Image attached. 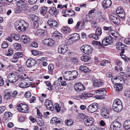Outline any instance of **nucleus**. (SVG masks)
<instances>
[{"mask_svg":"<svg viewBox=\"0 0 130 130\" xmlns=\"http://www.w3.org/2000/svg\"><path fill=\"white\" fill-rule=\"evenodd\" d=\"M124 94L125 96L130 98V88L125 90Z\"/></svg>","mask_w":130,"mask_h":130,"instance_id":"obj_52","label":"nucleus"},{"mask_svg":"<svg viewBox=\"0 0 130 130\" xmlns=\"http://www.w3.org/2000/svg\"><path fill=\"white\" fill-rule=\"evenodd\" d=\"M5 117L6 121H8V119L7 118L11 117L12 116V113L10 112H6L5 113Z\"/></svg>","mask_w":130,"mask_h":130,"instance_id":"obj_44","label":"nucleus"},{"mask_svg":"<svg viewBox=\"0 0 130 130\" xmlns=\"http://www.w3.org/2000/svg\"><path fill=\"white\" fill-rule=\"evenodd\" d=\"M44 104L46 106L47 108L51 110L53 108V103L49 99H46L44 103Z\"/></svg>","mask_w":130,"mask_h":130,"instance_id":"obj_26","label":"nucleus"},{"mask_svg":"<svg viewBox=\"0 0 130 130\" xmlns=\"http://www.w3.org/2000/svg\"><path fill=\"white\" fill-rule=\"evenodd\" d=\"M76 117L79 120L82 121L83 120L84 121V119L86 117L84 113H80L77 114Z\"/></svg>","mask_w":130,"mask_h":130,"instance_id":"obj_35","label":"nucleus"},{"mask_svg":"<svg viewBox=\"0 0 130 130\" xmlns=\"http://www.w3.org/2000/svg\"><path fill=\"white\" fill-rule=\"evenodd\" d=\"M13 53V50L11 48L9 49L8 52L6 53V55L8 56H10L12 55Z\"/></svg>","mask_w":130,"mask_h":130,"instance_id":"obj_56","label":"nucleus"},{"mask_svg":"<svg viewBox=\"0 0 130 130\" xmlns=\"http://www.w3.org/2000/svg\"><path fill=\"white\" fill-rule=\"evenodd\" d=\"M121 126V123L116 121H115L111 123L110 128L111 130H119Z\"/></svg>","mask_w":130,"mask_h":130,"instance_id":"obj_9","label":"nucleus"},{"mask_svg":"<svg viewBox=\"0 0 130 130\" xmlns=\"http://www.w3.org/2000/svg\"><path fill=\"white\" fill-rule=\"evenodd\" d=\"M74 88L75 91L78 92H80L85 90V87L83 84L81 83H77L74 85Z\"/></svg>","mask_w":130,"mask_h":130,"instance_id":"obj_10","label":"nucleus"},{"mask_svg":"<svg viewBox=\"0 0 130 130\" xmlns=\"http://www.w3.org/2000/svg\"><path fill=\"white\" fill-rule=\"evenodd\" d=\"M102 3L103 8L107 9L111 5L112 2L111 0H104L102 1Z\"/></svg>","mask_w":130,"mask_h":130,"instance_id":"obj_23","label":"nucleus"},{"mask_svg":"<svg viewBox=\"0 0 130 130\" xmlns=\"http://www.w3.org/2000/svg\"><path fill=\"white\" fill-rule=\"evenodd\" d=\"M22 79L21 82L19 83V86L22 88H26L28 87V85H27L26 79L24 78L23 77H22Z\"/></svg>","mask_w":130,"mask_h":130,"instance_id":"obj_28","label":"nucleus"},{"mask_svg":"<svg viewBox=\"0 0 130 130\" xmlns=\"http://www.w3.org/2000/svg\"><path fill=\"white\" fill-rule=\"evenodd\" d=\"M47 23L52 29H55L58 26V22L53 19L49 20L47 21Z\"/></svg>","mask_w":130,"mask_h":130,"instance_id":"obj_17","label":"nucleus"},{"mask_svg":"<svg viewBox=\"0 0 130 130\" xmlns=\"http://www.w3.org/2000/svg\"><path fill=\"white\" fill-rule=\"evenodd\" d=\"M36 121L38 125L40 126H42L44 125V122L42 120H40L39 119H37Z\"/></svg>","mask_w":130,"mask_h":130,"instance_id":"obj_51","label":"nucleus"},{"mask_svg":"<svg viewBox=\"0 0 130 130\" xmlns=\"http://www.w3.org/2000/svg\"><path fill=\"white\" fill-rule=\"evenodd\" d=\"M8 80L5 81L7 85L8 86L9 85V82L13 83L16 82L20 79V76L19 74L15 72H11L7 76Z\"/></svg>","mask_w":130,"mask_h":130,"instance_id":"obj_1","label":"nucleus"},{"mask_svg":"<svg viewBox=\"0 0 130 130\" xmlns=\"http://www.w3.org/2000/svg\"><path fill=\"white\" fill-rule=\"evenodd\" d=\"M108 33L109 36L110 37L112 38V39H113L115 40H118L120 38V34L118 33L115 31L112 30L111 31H109Z\"/></svg>","mask_w":130,"mask_h":130,"instance_id":"obj_15","label":"nucleus"},{"mask_svg":"<svg viewBox=\"0 0 130 130\" xmlns=\"http://www.w3.org/2000/svg\"><path fill=\"white\" fill-rule=\"evenodd\" d=\"M80 50L85 54L90 55L92 53L93 49L91 46L88 45H84L81 46Z\"/></svg>","mask_w":130,"mask_h":130,"instance_id":"obj_5","label":"nucleus"},{"mask_svg":"<svg viewBox=\"0 0 130 130\" xmlns=\"http://www.w3.org/2000/svg\"><path fill=\"white\" fill-rule=\"evenodd\" d=\"M102 45L104 46H107L109 45V43L107 41V39L106 40L105 38L102 41Z\"/></svg>","mask_w":130,"mask_h":130,"instance_id":"obj_60","label":"nucleus"},{"mask_svg":"<svg viewBox=\"0 0 130 130\" xmlns=\"http://www.w3.org/2000/svg\"><path fill=\"white\" fill-rule=\"evenodd\" d=\"M36 63L37 61L35 59L32 58H29L26 61V65L27 67L31 68Z\"/></svg>","mask_w":130,"mask_h":130,"instance_id":"obj_20","label":"nucleus"},{"mask_svg":"<svg viewBox=\"0 0 130 130\" xmlns=\"http://www.w3.org/2000/svg\"><path fill=\"white\" fill-rule=\"evenodd\" d=\"M32 39L25 35L22 36L21 38V40L24 44H28L31 42Z\"/></svg>","mask_w":130,"mask_h":130,"instance_id":"obj_21","label":"nucleus"},{"mask_svg":"<svg viewBox=\"0 0 130 130\" xmlns=\"http://www.w3.org/2000/svg\"><path fill=\"white\" fill-rule=\"evenodd\" d=\"M124 127L126 129H130V120H127L125 121L123 124Z\"/></svg>","mask_w":130,"mask_h":130,"instance_id":"obj_33","label":"nucleus"},{"mask_svg":"<svg viewBox=\"0 0 130 130\" xmlns=\"http://www.w3.org/2000/svg\"><path fill=\"white\" fill-rule=\"evenodd\" d=\"M11 36L13 39L16 40H19L20 38V36L19 34H15L14 33L11 34Z\"/></svg>","mask_w":130,"mask_h":130,"instance_id":"obj_47","label":"nucleus"},{"mask_svg":"<svg viewBox=\"0 0 130 130\" xmlns=\"http://www.w3.org/2000/svg\"><path fill=\"white\" fill-rule=\"evenodd\" d=\"M110 19L114 24L118 25L120 22V20L118 15L114 13H112L109 15Z\"/></svg>","mask_w":130,"mask_h":130,"instance_id":"obj_7","label":"nucleus"},{"mask_svg":"<svg viewBox=\"0 0 130 130\" xmlns=\"http://www.w3.org/2000/svg\"><path fill=\"white\" fill-rule=\"evenodd\" d=\"M62 35L57 31H55L53 33V36L58 39H60L62 37Z\"/></svg>","mask_w":130,"mask_h":130,"instance_id":"obj_38","label":"nucleus"},{"mask_svg":"<svg viewBox=\"0 0 130 130\" xmlns=\"http://www.w3.org/2000/svg\"><path fill=\"white\" fill-rule=\"evenodd\" d=\"M103 29L104 30L108 32L111 31L112 29V27L111 26H104Z\"/></svg>","mask_w":130,"mask_h":130,"instance_id":"obj_48","label":"nucleus"},{"mask_svg":"<svg viewBox=\"0 0 130 130\" xmlns=\"http://www.w3.org/2000/svg\"><path fill=\"white\" fill-rule=\"evenodd\" d=\"M45 83L46 84V86L49 88H48V89L50 90L51 91L53 90V86L51 84L49 81H46L45 82Z\"/></svg>","mask_w":130,"mask_h":130,"instance_id":"obj_46","label":"nucleus"},{"mask_svg":"<svg viewBox=\"0 0 130 130\" xmlns=\"http://www.w3.org/2000/svg\"><path fill=\"white\" fill-rule=\"evenodd\" d=\"M61 31L64 34H68L71 31V29L70 27L68 26H63L62 28Z\"/></svg>","mask_w":130,"mask_h":130,"instance_id":"obj_30","label":"nucleus"},{"mask_svg":"<svg viewBox=\"0 0 130 130\" xmlns=\"http://www.w3.org/2000/svg\"><path fill=\"white\" fill-rule=\"evenodd\" d=\"M35 32V35L36 36H39L42 38L46 37L47 36V31L41 29H37Z\"/></svg>","mask_w":130,"mask_h":130,"instance_id":"obj_13","label":"nucleus"},{"mask_svg":"<svg viewBox=\"0 0 130 130\" xmlns=\"http://www.w3.org/2000/svg\"><path fill=\"white\" fill-rule=\"evenodd\" d=\"M25 0H20L18 1L17 3V5L18 7L23 8L26 5L25 2Z\"/></svg>","mask_w":130,"mask_h":130,"instance_id":"obj_31","label":"nucleus"},{"mask_svg":"<svg viewBox=\"0 0 130 130\" xmlns=\"http://www.w3.org/2000/svg\"><path fill=\"white\" fill-rule=\"evenodd\" d=\"M101 114L103 117L107 119L109 118L110 111L106 108H103L101 110Z\"/></svg>","mask_w":130,"mask_h":130,"instance_id":"obj_18","label":"nucleus"},{"mask_svg":"<svg viewBox=\"0 0 130 130\" xmlns=\"http://www.w3.org/2000/svg\"><path fill=\"white\" fill-rule=\"evenodd\" d=\"M13 47L15 50H18L21 49V45L18 43H14L13 45Z\"/></svg>","mask_w":130,"mask_h":130,"instance_id":"obj_40","label":"nucleus"},{"mask_svg":"<svg viewBox=\"0 0 130 130\" xmlns=\"http://www.w3.org/2000/svg\"><path fill=\"white\" fill-rule=\"evenodd\" d=\"M93 85L96 87H99L103 86L104 82L101 79L95 80H94Z\"/></svg>","mask_w":130,"mask_h":130,"instance_id":"obj_24","label":"nucleus"},{"mask_svg":"<svg viewBox=\"0 0 130 130\" xmlns=\"http://www.w3.org/2000/svg\"><path fill=\"white\" fill-rule=\"evenodd\" d=\"M114 87L116 88V91L118 92L122 91L123 89V86L119 83H116Z\"/></svg>","mask_w":130,"mask_h":130,"instance_id":"obj_34","label":"nucleus"},{"mask_svg":"<svg viewBox=\"0 0 130 130\" xmlns=\"http://www.w3.org/2000/svg\"><path fill=\"white\" fill-rule=\"evenodd\" d=\"M23 9L22 8L17 7L14 9L15 13H21Z\"/></svg>","mask_w":130,"mask_h":130,"instance_id":"obj_55","label":"nucleus"},{"mask_svg":"<svg viewBox=\"0 0 130 130\" xmlns=\"http://www.w3.org/2000/svg\"><path fill=\"white\" fill-rule=\"evenodd\" d=\"M54 68V65L52 64H50L48 66V72L50 74L53 73V71Z\"/></svg>","mask_w":130,"mask_h":130,"instance_id":"obj_41","label":"nucleus"},{"mask_svg":"<svg viewBox=\"0 0 130 130\" xmlns=\"http://www.w3.org/2000/svg\"><path fill=\"white\" fill-rule=\"evenodd\" d=\"M105 38L106 40L107 39V41L109 43V44L113 43V40L112 39V38L110 37L109 36H107Z\"/></svg>","mask_w":130,"mask_h":130,"instance_id":"obj_54","label":"nucleus"},{"mask_svg":"<svg viewBox=\"0 0 130 130\" xmlns=\"http://www.w3.org/2000/svg\"><path fill=\"white\" fill-rule=\"evenodd\" d=\"M70 17H74L75 16V13L74 11L72 9H68V13L67 14Z\"/></svg>","mask_w":130,"mask_h":130,"instance_id":"obj_43","label":"nucleus"},{"mask_svg":"<svg viewBox=\"0 0 130 130\" xmlns=\"http://www.w3.org/2000/svg\"><path fill=\"white\" fill-rule=\"evenodd\" d=\"M79 70L82 72L86 73L89 72V69L86 66H81L79 68Z\"/></svg>","mask_w":130,"mask_h":130,"instance_id":"obj_36","label":"nucleus"},{"mask_svg":"<svg viewBox=\"0 0 130 130\" xmlns=\"http://www.w3.org/2000/svg\"><path fill=\"white\" fill-rule=\"evenodd\" d=\"M23 56L22 52H17L14 53L13 57L11 58L10 60L12 62L16 63L18 61L19 59L22 58Z\"/></svg>","mask_w":130,"mask_h":130,"instance_id":"obj_8","label":"nucleus"},{"mask_svg":"<svg viewBox=\"0 0 130 130\" xmlns=\"http://www.w3.org/2000/svg\"><path fill=\"white\" fill-rule=\"evenodd\" d=\"M92 43L93 44L95 45L99 46H102V44L100 41H93Z\"/></svg>","mask_w":130,"mask_h":130,"instance_id":"obj_62","label":"nucleus"},{"mask_svg":"<svg viewBox=\"0 0 130 130\" xmlns=\"http://www.w3.org/2000/svg\"><path fill=\"white\" fill-rule=\"evenodd\" d=\"M18 109L21 112L27 113L28 112V105L24 103H21L17 106Z\"/></svg>","mask_w":130,"mask_h":130,"instance_id":"obj_6","label":"nucleus"},{"mask_svg":"<svg viewBox=\"0 0 130 130\" xmlns=\"http://www.w3.org/2000/svg\"><path fill=\"white\" fill-rule=\"evenodd\" d=\"M88 37L90 38L94 39L96 40H97L99 39L98 36L96 34H90L89 35Z\"/></svg>","mask_w":130,"mask_h":130,"instance_id":"obj_50","label":"nucleus"},{"mask_svg":"<svg viewBox=\"0 0 130 130\" xmlns=\"http://www.w3.org/2000/svg\"><path fill=\"white\" fill-rule=\"evenodd\" d=\"M22 20H19L17 21L14 23L15 27L16 29L18 30H20L21 31L22 26Z\"/></svg>","mask_w":130,"mask_h":130,"instance_id":"obj_25","label":"nucleus"},{"mask_svg":"<svg viewBox=\"0 0 130 130\" xmlns=\"http://www.w3.org/2000/svg\"><path fill=\"white\" fill-rule=\"evenodd\" d=\"M120 55L121 56L122 58L124 60L128 62L129 61V58L126 56L124 55L123 54H120Z\"/></svg>","mask_w":130,"mask_h":130,"instance_id":"obj_53","label":"nucleus"},{"mask_svg":"<svg viewBox=\"0 0 130 130\" xmlns=\"http://www.w3.org/2000/svg\"><path fill=\"white\" fill-rule=\"evenodd\" d=\"M54 105L55 109L57 112H59L60 110V106H59L58 104L57 103L55 104Z\"/></svg>","mask_w":130,"mask_h":130,"instance_id":"obj_58","label":"nucleus"},{"mask_svg":"<svg viewBox=\"0 0 130 130\" xmlns=\"http://www.w3.org/2000/svg\"><path fill=\"white\" fill-rule=\"evenodd\" d=\"M58 11L57 9L55 7H53L51 8L50 9L49 12V13L52 15H56L58 13Z\"/></svg>","mask_w":130,"mask_h":130,"instance_id":"obj_29","label":"nucleus"},{"mask_svg":"<svg viewBox=\"0 0 130 130\" xmlns=\"http://www.w3.org/2000/svg\"><path fill=\"white\" fill-rule=\"evenodd\" d=\"M78 75V72L76 70L64 72L63 77L65 79L68 80H72L75 78Z\"/></svg>","mask_w":130,"mask_h":130,"instance_id":"obj_2","label":"nucleus"},{"mask_svg":"<svg viewBox=\"0 0 130 130\" xmlns=\"http://www.w3.org/2000/svg\"><path fill=\"white\" fill-rule=\"evenodd\" d=\"M90 55H87L82 56L81 57L80 59L83 61L87 62L90 59Z\"/></svg>","mask_w":130,"mask_h":130,"instance_id":"obj_39","label":"nucleus"},{"mask_svg":"<svg viewBox=\"0 0 130 130\" xmlns=\"http://www.w3.org/2000/svg\"><path fill=\"white\" fill-rule=\"evenodd\" d=\"M116 12L120 18H123L125 17V13L122 7H118L117 9Z\"/></svg>","mask_w":130,"mask_h":130,"instance_id":"obj_19","label":"nucleus"},{"mask_svg":"<svg viewBox=\"0 0 130 130\" xmlns=\"http://www.w3.org/2000/svg\"><path fill=\"white\" fill-rule=\"evenodd\" d=\"M31 52L32 54L34 56H37L40 54V52L36 50H31Z\"/></svg>","mask_w":130,"mask_h":130,"instance_id":"obj_59","label":"nucleus"},{"mask_svg":"<svg viewBox=\"0 0 130 130\" xmlns=\"http://www.w3.org/2000/svg\"><path fill=\"white\" fill-rule=\"evenodd\" d=\"M98 108V104L95 103H93L89 106L87 111L89 113H93Z\"/></svg>","mask_w":130,"mask_h":130,"instance_id":"obj_12","label":"nucleus"},{"mask_svg":"<svg viewBox=\"0 0 130 130\" xmlns=\"http://www.w3.org/2000/svg\"><path fill=\"white\" fill-rule=\"evenodd\" d=\"M8 46V44L5 41H4L1 45V47L3 48L7 47Z\"/></svg>","mask_w":130,"mask_h":130,"instance_id":"obj_61","label":"nucleus"},{"mask_svg":"<svg viewBox=\"0 0 130 130\" xmlns=\"http://www.w3.org/2000/svg\"><path fill=\"white\" fill-rule=\"evenodd\" d=\"M102 28L100 27H98L95 30V33L98 36H100L102 34Z\"/></svg>","mask_w":130,"mask_h":130,"instance_id":"obj_45","label":"nucleus"},{"mask_svg":"<svg viewBox=\"0 0 130 130\" xmlns=\"http://www.w3.org/2000/svg\"><path fill=\"white\" fill-rule=\"evenodd\" d=\"M30 17L31 19L34 22L38 21L39 20V17L34 14H30Z\"/></svg>","mask_w":130,"mask_h":130,"instance_id":"obj_37","label":"nucleus"},{"mask_svg":"<svg viewBox=\"0 0 130 130\" xmlns=\"http://www.w3.org/2000/svg\"><path fill=\"white\" fill-rule=\"evenodd\" d=\"M79 35L77 33H75L70 35L66 40V41L68 44H71L74 42L79 40Z\"/></svg>","mask_w":130,"mask_h":130,"instance_id":"obj_4","label":"nucleus"},{"mask_svg":"<svg viewBox=\"0 0 130 130\" xmlns=\"http://www.w3.org/2000/svg\"><path fill=\"white\" fill-rule=\"evenodd\" d=\"M47 8L45 7H42L40 10V14L43 15H44L47 12Z\"/></svg>","mask_w":130,"mask_h":130,"instance_id":"obj_49","label":"nucleus"},{"mask_svg":"<svg viewBox=\"0 0 130 130\" xmlns=\"http://www.w3.org/2000/svg\"><path fill=\"white\" fill-rule=\"evenodd\" d=\"M124 41L125 43L126 44L130 45V37L125 38Z\"/></svg>","mask_w":130,"mask_h":130,"instance_id":"obj_63","label":"nucleus"},{"mask_svg":"<svg viewBox=\"0 0 130 130\" xmlns=\"http://www.w3.org/2000/svg\"><path fill=\"white\" fill-rule=\"evenodd\" d=\"M94 119L91 117H87L84 119V122L85 125L87 126H92L94 123Z\"/></svg>","mask_w":130,"mask_h":130,"instance_id":"obj_16","label":"nucleus"},{"mask_svg":"<svg viewBox=\"0 0 130 130\" xmlns=\"http://www.w3.org/2000/svg\"><path fill=\"white\" fill-rule=\"evenodd\" d=\"M21 21H22L21 31H24L26 30L27 28L29 26V24L23 20H22Z\"/></svg>","mask_w":130,"mask_h":130,"instance_id":"obj_27","label":"nucleus"},{"mask_svg":"<svg viewBox=\"0 0 130 130\" xmlns=\"http://www.w3.org/2000/svg\"><path fill=\"white\" fill-rule=\"evenodd\" d=\"M73 120H67L65 121V123L68 126L71 125L73 123Z\"/></svg>","mask_w":130,"mask_h":130,"instance_id":"obj_57","label":"nucleus"},{"mask_svg":"<svg viewBox=\"0 0 130 130\" xmlns=\"http://www.w3.org/2000/svg\"><path fill=\"white\" fill-rule=\"evenodd\" d=\"M72 62L75 64H77L78 63V60L77 58H72Z\"/></svg>","mask_w":130,"mask_h":130,"instance_id":"obj_64","label":"nucleus"},{"mask_svg":"<svg viewBox=\"0 0 130 130\" xmlns=\"http://www.w3.org/2000/svg\"><path fill=\"white\" fill-rule=\"evenodd\" d=\"M106 88H103L99 89L96 91V93H98L101 95H105L106 93Z\"/></svg>","mask_w":130,"mask_h":130,"instance_id":"obj_32","label":"nucleus"},{"mask_svg":"<svg viewBox=\"0 0 130 130\" xmlns=\"http://www.w3.org/2000/svg\"><path fill=\"white\" fill-rule=\"evenodd\" d=\"M68 49V46L64 44H62L60 45L58 49V51L59 53L64 54Z\"/></svg>","mask_w":130,"mask_h":130,"instance_id":"obj_11","label":"nucleus"},{"mask_svg":"<svg viewBox=\"0 0 130 130\" xmlns=\"http://www.w3.org/2000/svg\"><path fill=\"white\" fill-rule=\"evenodd\" d=\"M93 95V94L92 93L85 92L82 94V97L83 98L86 99L85 98L92 97Z\"/></svg>","mask_w":130,"mask_h":130,"instance_id":"obj_42","label":"nucleus"},{"mask_svg":"<svg viewBox=\"0 0 130 130\" xmlns=\"http://www.w3.org/2000/svg\"><path fill=\"white\" fill-rule=\"evenodd\" d=\"M4 97L5 99L8 100L12 99V92L11 91L7 89L4 91Z\"/></svg>","mask_w":130,"mask_h":130,"instance_id":"obj_22","label":"nucleus"},{"mask_svg":"<svg viewBox=\"0 0 130 130\" xmlns=\"http://www.w3.org/2000/svg\"><path fill=\"white\" fill-rule=\"evenodd\" d=\"M112 107L115 111L117 112L120 111L123 108L122 103L121 100L119 99H115L113 102Z\"/></svg>","mask_w":130,"mask_h":130,"instance_id":"obj_3","label":"nucleus"},{"mask_svg":"<svg viewBox=\"0 0 130 130\" xmlns=\"http://www.w3.org/2000/svg\"><path fill=\"white\" fill-rule=\"evenodd\" d=\"M116 47L118 50H121V54H123L124 53V50L126 48V46L121 42H117L116 44Z\"/></svg>","mask_w":130,"mask_h":130,"instance_id":"obj_14","label":"nucleus"}]
</instances>
